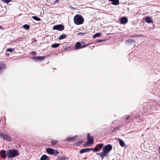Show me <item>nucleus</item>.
Masks as SVG:
<instances>
[{
  "mask_svg": "<svg viewBox=\"0 0 160 160\" xmlns=\"http://www.w3.org/2000/svg\"><path fill=\"white\" fill-rule=\"evenodd\" d=\"M7 154L8 159L14 158L19 155L18 150L16 149H10L7 151Z\"/></svg>",
  "mask_w": 160,
  "mask_h": 160,
  "instance_id": "1",
  "label": "nucleus"
},
{
  "mask_svg": "<svg viewBox=\"0 0 160 160\" xmlns=\"http://www.w3.org/2000/svg\"><path fill=\"white\" fill-rule=\"evenodd\" d=\"M84 18L80 14H76L73 18L74 23L77 25L82 24L84 22Z\"/></svg>",
  "mask_w": 160,
  "mask_h": 160,
  "instance_id": "2",
  "label": "nucleus"
},
{
  "mask_svg": "<svg viewBox=\"0 0 160 160\" xmlns=\"http://www.w3.org/2000/svg\"><path fill=\"white\" fill-rule=\"evenodd\" d=\"M112 146L111 144H108L104 146L102 149V155L106 156L108 154L112 149Z\"/></svg>",
  "mask_w": 160,
  "mask_h": 160,
  "instance_id": "3",
  "label": "nucleus"
},
{
  "mask_svg": "<svg viewBox=\"0 0 160 160\" xmlns=\"http://www.w3.org/2000/svg\"><path fill=\"white\" fill-rule=\"evenodd\" d=\"M87 138L88 141L84 144V146H86L87 144H91L93 143V138L90 136V133H88L87 134Z\"/></svg>",
  "mask_w": 160,
  "mask_h": 160,
  "instance_id": "4",
  "label": "nucleus"
},
{
  "mask_svg": "<svg viewBox=\"0 0 160 160\" xmlns=\"http://www.w3.org/2000/svg\"><path fill=\"white\" fill-rule=\"evenodd\" d=\"M89 44V43H87V44L82 45L80 42H78L76 43L75 46V49L76 50H78L80 48H83L86 47Z\"/></svg>",
  "mask_w": 160,
  "mask_h": 160,
  "instance_id": "5",
  "label": "nucleus"
},
{
  "mask_svg": "<svg viewBox=\"0 0 160 160\" xmlns=\"http://www.w3.org/2000/svg\"><path fill=\"white\" fill-rule=\"evenodd\" d=\"M103 145L102 143L96 145L95 147L93 148V151L97 152L100 150L103 147Z\"/></svg>",
  "mask_w": 160,
  "mask_h": 160,
  "instance_id": "6",
  "label": "nucleus"
},
{
  "mask_svg": "<svg viewBox=\"0 0 160 160\" xmlns=\"http://www.w3.org/2000/svg\"><path fill=\"white\" fill-rule=\"evenodd\" d=\"M64 28L63 26L59 24L54 26L53 28V30H56L59 31H62L63 30Z\"/></svg>",
  "mask_w": 160,
  "mask_h": 160,
  "instance_id": "7",
  "label": "nucleus"
},
{
  "mask_svg": "<svg viewBox=\"0 0 160 160\" xmlns=\"http://www.w3.org/2000/svg\"><path fill=\"white\" fill-rule=\"evenodd\" d=\"M45 58V56H34L32 58V59L36 61H38L44 60Z\"/></svg>",
  "mask_w": 160,
  "mask_h": 160,
  "instance_id": "8",
  "label": "nucleus"
},
{
  "mask_svg": "<svg viewBox=\"0 0 160 160\" xmlns=\"http://www.w3.org/2000/svg\"><path fill=\"white\" fill-rule=\"evenodd\" d=\"M120 22L122 24H125L128 22V18L125 17H123L120 19Z\"/></svg>",
  "mask_w": 160,
  "mask_h": 160,
  "instance_id": "9",
  "label": "nucleus"
},
{
  "mask_svg": "<svg viewBox=\"0 0 160 160\" xmlns=\"http://www.w3.org/2000/svg\"><path fill=\"white\" fill-rule=\"evenodd\" d=\"M6 68V64L3 62L0 63V74L2 73L3 71Z\"/></svg>",
  "mask_w": 160,
  "mask_h": 160,
  "instance_id": "10",
  "label": "nucleus"
},
{
  "mask_svg": "<svg viewBox=\"0 0 160 160\" xmlns=\"http://www.w3.org/2000/svg\"><path fill=\"white\" fill-rule=\"evenodd\" d=\"M0 137L2 138L3 139L8 140L9 139V138L8 135L3 132L0 133Z\"/></svg>",
  "mask_w": 160,
  "mask_h": 160,
  "instance_id": "11",
  "label": "nucleus"
},
{
  "mask_svg": "<svg viewBox=\"0 0 160 160\" xmlns=\"http://www.w3.org/2000/svg\"><path fill=\"white\" fill-rule=\"evenodd\" d=\"M6 152L5 150H2L0 151V154L2 158L4 159L6 158L7 156Z\"/></svg>",
  "mask_w": 160,
  "mask_h": 160,
  "instance_id": "12",
  "label": "nucleus"
},
{
  "mask_svg": "<svg viewBox=\"0 0 160 160\" xmlns=\"http://www.w3.org/2000/svg\"><path fill=\"white\" fill-rule=\"evenodd\" d=\"M93 149V148H85L81 149L79 151V153L80 154H82L87 152L91 151Z\"/></svg>",
  "mask_w": 160,
  "mask_h": 160,
  "instance_id": "13",
  "label": "nucleus"
},
{
  "mask_svg": "<svg viewBox=\"0 0 160 160\" xmlns=\"http://www.w3.org/2000/svg\"><path fill=\"white\" fill-rule=\"evenodd\" d=\"M46 152L49 154L53 155L54 154V149L51 148H48L46 149Z\"/></svg>",
  "mask_w": 160,
  "mask_h": 160,
  "instance_id": "14",
  "label": "nucleus"
},
{
  "mask_svg": "<svg viewBox=\"0 0 160 160\" xmlns=\"http://www.w3.org/2000/svg\"><path fill=\"white\" fill-rule=\"evenodd\" d=\"M145 22L147 23H150L153 22V20H152L151 18L149 16H147L145 17Z\"/></svg>",
  "mask_w": 160,
  "mask_h": 160,
  "instance_id": "15",
  "label": "nucleus"
},
{
  "mask_svg": "<svg viewBox=\"0 0 160 160\" xmlns=\"http://www.w3.org/2000/svg\"><path fill=\"white\" fill-rule=\"evenodd\" d=\"M109 1L112 2V3L114 5H118L119 4V0H108Z\"/></svg>",
  "mask_w": 160,
  "mask_h": 160,
  "instance_id": "16",
  "label": "nucleus"
},
{
  "mask_svg": "<svg viewBox=\"0 0 160 160\" xmlns=\"http://www.w3.org/2000/svg\"><path fill=\"white\" fill-rule=\"evenodd\" d=\"M77 137L76 136H75L73 137H72L71 138H67L66 139H65L64 140V141H66V140L68 141L69 142L73 141L74 140L76 137Z\"/></svg>",
  "mask_w": 160,
  "mask_h": 160,
  "instance_id": "17",
  "label": "nucleus"
},
{
  "mask_svg": "<svg viewBox=\"0 0 160 160\" xmlns=\"http://www.w3.org/2000/svg\"><path fill=\"white\" fill-rule=\"evenodd\" d=\"M135 41L133 39H128L125 41L126 44H129L131 43L135 42Z\"/></svg>",
  "mask_w": 160,
  "mask_h": 160,
  "instance_id": "18",
  "label": "nucleus"
},
{
  "mask_svg": "<svg viewBox=\"0 0 160 160\" xmlns=\"http://www.w3.org/2000/svg\"><path fill=\"white\" fill-rule=\"evenodd\" d=\"M48 157L45 155H43L40 158V160H48Z\"/></svg>",
  "mask_w": 160,
  "mask_h": 160,
  "instance_id": "19",
  "label": "nucleus"
},
{
  "mask_svg": "<svg viewBox=\"0 0 160 160\" xmlns=\"http://www.w3.org/2000/svg\"><path fill=\"white\" fill-rule=\"evenodd\" d=\"M59 45V43H54L51 45V47L52 48H56L58 47Z\"/></svg>",
  "mask_w": 160,
  "mask_h": 160,
  "instance_id": "20",
  "label": "nucleus"
},
{
  "mask_svg": "<svg viewBox=\"0 0 160 160\" xmlns=\"http://www.w3.org/2000/svg\"><path fill=\"white\" fill-rule=\"evenodd\" d=\"M23 28L26 30H28L30 27L29 25L26 24L23 26Z\"/></svg>",
  "mask_w": 160,
  "mask_h": 160,
  "instance_id": "21",
  "label": "nucleus"
},
{
  "mask_svg": "<svg viewBox=\"0 0 160 160\" xmlns=\"http://www.w3.org/2000/svg\"><path fill=\"white\" fill-rule=\"evenodd\" d=\"M119 143L121 145V146L122 147H123L125 145V143L124 141H123L122 140H120L119 141Z\"/></svg>",
  "mask_w": 160,
  "mask_h": 160,
  "instance_id": "22",
  "label": "nucleus"
},
{
  "mask_svg": "<svg viewBox=\"0 0 160 160\" xmlns=\"http://www.w3.org/2000/svg\"><path fill=\"white\" fill-rule=\"evenodd\" d=\"M66 37V36L65 34H62L58 38V39L59 40H61L65 38Z\"/></svg>",
  "mask_w": 160,
  "mask_h": 160,
  "instance_id": "23",
  "label": "nucleus"
},
{
  "mask_svg": "<svg viewBox=\"0 0 160 160\" xmlns=\"http://www.w3.org/2000/svg\"><path fill=\"white\" fill-rule=\"evenodd\" d=\"M32 18L33 19L36 21H40L41 20V19L40 18L36 16H33L32 17Z\"/></svg>",
  "mask_w": 160,
  "mask_h": 160,
  "instance_id": "24",
  "label": "nucleus"
},
{
  "mask_svg": "<svg viewBox=\"0 0 160 160\" xmlns=\"http://www.w3.org/2000/svg\"><path fill=\"white\" fill-rule=\"evenodd\" d=\"M102 152H101L100 153H96V155H99L100 156V157L101 158V159H102L105 156L103 155L102 156Z\"/></svg>",
  "mask_w": 160,
  "mask_h": 160,
  "instance_id": "25",
  "label": "nucleus"
},
{
  "mask_svg": "<svg viewBox=\"0 0 160 160\" xmlns=\"http://www.w3.org/2000/svg\"><path fill=\"white\" fill-rule=\"evenodd\" d=\"M131 117V116H128L125 118V119L126 120V122H129L130 121V120H131V119L130 118V117Z\"/></svg>",
  "mask_w": 160,
  "mask_h": 160,
  "instance_id": "26",
  "label": "nucleus"
},
{
  "mask_svg": "<svg viewBox=\"0 0 160 160\" xmlns=\"http://www.w3.org/2000/svg\"><path fill=\"white\" fill-rule=\"evenodd\" d=\"M101 35V33H97L95 34L93 36V38H96V37L100 36Z\"/></svg>",
  "mask_w": 160,
  "mask_h": 160,
  "instance_id": "27",
  "label": "nucleus"
},
{
  "mask_svg": "<svg viewBox=\"0 0 160 160\" xmlns=\"http://www.w3.org/2000/svg\"><path fill=\"white\" fill-rule=\"evenodd\" d=\"M58 142L55 140H52L51 141V143L52 145H54L57 143Z\"/></svg>",
  "mask_w": 160,
  "mask_h": 160,
  "instance_id": "28",
  "label": "nucleus"
},
{
  "mask_svg": "<svg viewBox=\"0 0 160 160\" xmlns=\"http://www.w3.org/2000/svg\"><path fill=\"white\" fill-rule=\"evenodd\" d=\"M14 51V50L13 48H8L7 50L6 51L12 52Z\"/></svg>",
  "mask_w": 160,
  "mask_h": 160,
  "instance_id": "29",
  "label": "nucleus"
},
{
  "mask_svg": "<svg viewBox=\"0 0 160 160\" xmlns=\"http://www.w3.org/2000/svg\"><path fill=\"white\" fill-rule=\"evenodd\" d=\"M86 33V32H80L78 33V36H83Z\"/></svg>",
  "mask_w": 160,
  "mask_h": 160,
  "instance_id": "30",
  "label": "nucleus"
},
{
  "mask_svg": "<svg viewBox=\"0 0 160 160\" xmlns=\"http://www.w3.org/2000/svg\"><path fill=\"white\" fill-rule=\"evenodd\" d=\"M59 153V152L57 150H54V154H53L54 155H58Z\"/></svg>",
  "mask_w": 160,
  "mask_h": 160,
  "instance_id": "31",
  "label": "nucleus"
},
{
  "mask_svg": "<svg viewBox=\"0 0 160 160\" xmlns=\"http://www.w3.org/2000/svg\"><path fill=\"white\" fill-rule=\"evenodd\" d=\"M2 2H6L7 3H9L11 0H1Z\"/></svg>",
  "mask_w": 160,
  "mask_h": 160,
  "instance_id": "32",
  "label": "nucleus"
},
{
  "mask_svg": "<svg viewBox=\"0 0 160 160\" xmlns=\"http://www.w3.org/2000/svg\"><path fill=\"white\" fill-rule=\"evenodd\" d=\"M82 142H81V141H78V142H77V143H76V144L78 146V145H79L81 144H82Z\"/></svg>",
  "mask_w": 160,
  "mask_h": 160,
  "instance_id": "33",
  "label": "nucleus"
},
{
  "mask_svg": "<svg viewBox=\"0 0 160 160\" xmlns=\"http://www.w3.org/2000/svg\"><path fill=\"white\" fill-rule=\"evenodd\" d=\"M31 53L32 55H36V52L35 51H32L31 52Z\"/></svg>",
  "mask_w": 160,
  "mask_h": 160,
  "instance_id": "34",
  "label": "nucleus"
},
{
  "mask_svg": "<svg viewBox=\"0 0 160 160\" xmlns=\"http://www.w3.org/2000/svg\"><path fill=\"white\" fill-rule=\"evenodd\" d=\"M59 0H55V1L54 2V4H55L56 3H58L59 2Z\"/></svg>",
  "mask_w": 160,
  "mask_h": 160,
  "instance_id": "35",
  "label": "nucleus"
},
{
  "mask_svg": "<svg viewBox=\"0 0 160 160\" xmlns=\"http://www.w3.org/2000/svg\"><path fill=\"white\" fill-rule=\"evenodd\" d=\"M159 154L160 155V146L159 147Z\"/></svg>",
  "mask_w": 160,
  "mask_h": 160,
  "instance_id": "36",
  "label": "nucleus"
},
{
  "mask_svg": "<svg viewBox=\"0 0 160 160\" xmlns=\"http://www.w3.org/2000/svg\"><path fill=\"white\" fill-rule=\"evenodd\" d=\"M84 42L82 41V42H81L80 43H81H81L83 44V43H84Z\"/></svg>",
  "mask_w": 160,
  "mask_h": 160,
  "instance_id": "37",
  "label": "nucleus"
},
{
  "mask_svg": "<svg viewBox=\"0 0 160 160\" xmlns=\"http://www.w3.org/2000/svg\"><path fill=\"white\" fill-rule=\"evenodd\" d=\"M118 129V128H115V130L116 131L117 129Z\"/></svg>",
  "mask_w": 160,
  "mask_h": 160,
  "instance_id": "38",
  "label": "nucleus"
},
{
  "mask_svg": "<svg viewBox=\"0 0 160 160\" xmlns=\"http://www.w3.org/2000/svg\"><path fill=\"white\" fill-rule=\"evenodd\" d=\"M102 40H99L98 41V42H100V41H102Z\"/></svg>",
  "mask_w": 160,
  "mask_h": 160,
  "instance_id": "39",
  "label": "nucleus"
},
{
  "mask_svg": "<svg viewBox=\"0 0 160 160\" xmlns=\"http://www.w3.org/2000/svg\"><path fill=\"white\" fill-rule=\"evenodd\" d=\"M2 28V26H0V29L1 28Z\"/></svg>",
  "mask_w": 160,
  "mask_h": 160,
  "instance_id": "40",
  "label": "nucleus"
}]
</instances>
